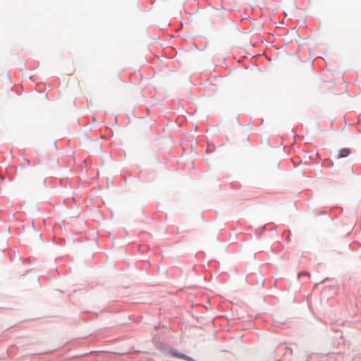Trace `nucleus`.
I'll return each instance as SVG.
<instances>
[{
    "label": "nucleus",
    "mask_w": 361,
    "mask_h": 361,
    "mask_svg": "<svg viewBox=\"0 0 361 361\" xmlns=\"http://www.w3.org/2000/svg\"><path fill=\"white\" fill-rule=\"evenodd\" d=\"M350 153V149L348 148L341 149L339 152L338 157L343 158L347 157Z\"/></svg>",
    "instance_id": "1"
},
{
    "label": "nucleus",
    "mask_w": 361,
    "mask_h": 361,
    "mask_svg": "<svg viewBox=\"0 0 361 361\" xmlns=\"http://www.w3.org/2000/svg\"><path fill=\"white\" fill-rule=\"evenodd\" d=\"M173 355L176 357L185 360L187 361H194L191 357H188V356H187L185 355H183V354H180V353H173Z\"/></svg>",
    "instance_id": "2"
}]
</instances>
